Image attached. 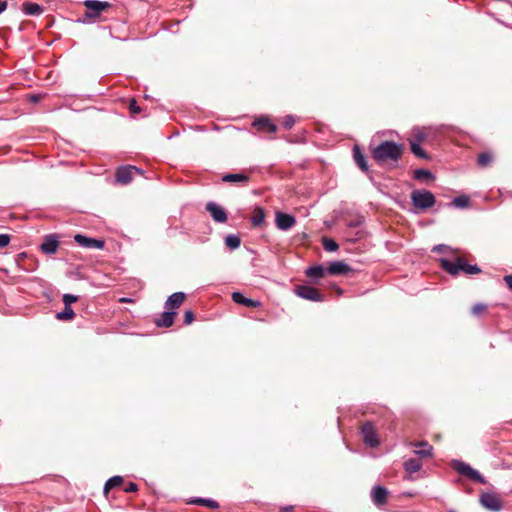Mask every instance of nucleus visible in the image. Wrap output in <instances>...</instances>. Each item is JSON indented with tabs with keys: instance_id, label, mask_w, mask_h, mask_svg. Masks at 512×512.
<instances>
[{
	"instance_id": "a878e982",
	"label": "nucleus",
	"mask_w": 512,
	"mask_h": 512,
	"mask_svg": "<svg viewBox=\"0 0 512 512\" xmlns=\"http://www.w3.org/2000/svg\"><path fill=\"white\" fill-rule=\"evenodd\" d=\"M460 271L464 272L465 274L472 275L480 273L481 269L477 265L466 263L465 259L460 257Z\"/></svg>"
},
{
	"instance_id": "f8f14e48",
	"label": "nucleus",
	"mask_w": 512,
	"mask_h": 512,
	"mask_svg": "<svg viewBox=\"0 0 512 512\" xmlns=\"http://www.w3.org/2000/svg\"><path fill=\"white\" fill-rule=\"evenodd\" d=\"M206 210L210 213L214 221L224 223L227 221L226 211L219 205L213 202H209L206 205Z\"/></svg>"
},
{
	"instance_id": "4468645a",
	"label": "nucleus",
	"mask_w": 512,
	"mask_h": 512,
	"mask_svg": "<svg viewBox=\"0 0 512 512\" xmlns=\"http://www.w3.org/2000/svg\"><path fill=\"white\" fill-rule=\"evenodd\" d=\"M186 295L183 292H176L170 295L165 302V308L173 311L174 309H178L182 303L185 301Z\"/></svg>"
},
{
	"instance_id": "79ce46f5",
	"label": "nucleus",
	"mask_w": 512,
	"mask_h": 512,
	"mask_svg": "<svg viewBox=\"0 0 512 512\" xmlns=\"http://www.w3.org/2000/svg\"><path fill=\"white\" fill-rule=\"evenodd\" d=\"M294 119L293 117L291 116H287L285 119H284V122H283V125L286 129H291L294 125Z\"/></svg>"
},
{
	"instance_id": "ea45409f",
	"label": "nucleus",
	"mask_w": 512,
	"mask_h": 512,
	"mask_svg": "<svg viewBox=\"0 0 512 512\" xmlns=\"http://www.w3.org/2000/svg\"><path fill=\"white\" fill-rule=\"evenodd\" d=\"M194 321V313L190 310L185 311L184 313V323L186 325L191 324Z\"/></svg>"
},
{
	"instance_id": "f3484780",
	"label": "nucleus",
	"mask_w": 512,
	"mask_h": 512,
	"mask_svg": "<svg viewBox=\"0 0 512 512\" xmlns=\"http://www.w3.org/2000/svg\"><path fill=\"white\" fill-rule=\"evenodd\" d=\"M253 126L256 127L259 131H265L268 133H275L277 131V126L268 118H259L255 120Z\"/></svg>"
},
{
	"instance_id": "a19ab883",
	"label": "nucleus",
	"mask_w": 512,
	"mask_h": 512,
	"mask_svg": "<svg viewBox=\"0 0 512 512\" xmlns=\"http://www.w3.org/2000/svg\"><path fill=\"white\" fill-rule=\"evenodd\" d=\"M129 109H130L131 113H133V114L139 113L141 111V108L138 106L135 99H132L130 101Z\"/></svg>"
},
{
	"instance_id": "4c0bfd02",
	"label": "nucleus",
	"mask_w": 512,
	"mask_h": 512,
	"mask_svg": "<svg viewBox=\"0 0 512 512\" xmlns=\"http://www.w3.org/2000/svg\"><path fill=\"white\" fill-rule=\"evenodd\" d=\"M62 300L65 306H71L72 303L78 300V297L72 294H64Z\"/></svg>"
},
{
	"instance_id": "6e6552de",
	"label": "nucleus",
	"mask_w": 512,
	"mask_h": 512,
	"mask_svg": "<svg viewBox=\"0 0 512 512\" xmlns=\"http://www.w3.org/2000/svg\"><path fill=\"white\" fill-rule=\"evenodd\" d=\"M361 433L366 444L370 445L371 447L379 445L377 433L372 422H365L362 424Z\"/></svg>"
},
{
	"instance_id": "72a5a7b5",
	"label": "nucleus",
	"mask_w": 512,
	"mask_h": 512,
	"mask_svg": "<svg viewBox=\"0 0 512 512\" xmlns=\"http://www.w3.org/2000/svg\"><path fill=\"white\" fill-rule=\"evenodd\" d=\"M471 312L474 316H481L487 312V305L483 303H477L471 308Z\"/></svg>"
},
{
	"instance_id": "2eb2a0df",
	"label": "nucleus",
	"mask_w": 512,
	"mask_h": 512,
	"mask_svg": "<svg viewBox=\"0 0 512 512\" xmlns=\"http://www.w3.org/2000/svg\"><path fill=\"white\" fill-rule=\"evenodd\" d=\"M440 266L443 270L455 276L460 272V257H456L454 261L440 259Z\"/></svg>"
},
{
	"instance_id": "a18cd8bd",
	"label": "nucleus",
	"mask_w": 512,
	"mask_h": 512,
	"mask_svg": "<svg viewBox=\"0 0 512 512\" xmlns=\"http://www.w3.org/2000/svg\"><path fill=\"white\" fill-rule=\"evenodd\" d=\"M504 281L509 287L510 290H512V275H507L504 277Z\"/></svg>"
},
{
	"instance_id": "2f4dec72",
	"label": "nucleus",
	"mask_w": 512,
	"mask_h": 512,
	"mask_svg": "<svg viewBox=\"0 0 512 512\" xmlns=\"http://www.w3.org/2000/svg\"><path fill=\"white\" fill-rule=\"evenodd\" d=\"M225 244L230 249H237L241 244V239L237 235H228L225 238Z\"/></svg>"
},
{
	"instance_id": "c85d7f7f",
	"label": "nucleus",
	"mask_w": 512,
	"mask_h": 512,
	"mask_svg": "<svg viewBox=\"0 0 512 512\" xmlns=\"http://www.w3.org/2000/svg\"><path fill=\"white\" fill-rule=\"evenodd\" d=\"M75 317V312L71 306H65L62 312L57 313L56 318L58 320L67 321L72 320Z\"/></svg>"
},
{
	"instance_id": "c756f323",
	"label": "nucleus",
	"mask_w": 512,
	"mask_h": 512,
	"mask_svg": "<svg viewBox=\"0 0 512 512\" xmlns=\"http://www.w3.org/2000/svg\"><path fill=\"white\" fill-rule=\"evenodd\" d=\"M410 147H411L412 153L415 156L422 158V159L428 158L427 153L420 147L419 143H417L416 141L410 140Z\"/></svg>"
},
{
	"instance_id": "473e14b6",
	"label": "nucleus",
	"mask_w": 512,
	"mask_h": 512,
	"mask_svg": "<svg viewBox=\"0 0 512 512\" xmlns=\"http://www.w3.org/2000/svg\"><path fill=\"white\" fill-rule=\"evenodd\" d=\"M322 245H323L324 249L329 252L337 251L339 248L338 244L333 239L328 238V237H323Z\"/></svg>"
},
{
	"instance_id": "412c9836",
	"label": "nucleus",
	"mask_w": 512,
	"mask_h": 512,
	"mask_svg": "<svg viewBox=\"0 0 512 512\" xmlns=\"http://www.w3.org/2000/svg\"><path fill=\"white\" fill-rule=\"evenodd\" d=\"M494 161V155L490 151L482 152L477 157V165L481 168L490 166Z\"/></svg>"
},
{
	"instance_id": "3c124183",
	"label": "nucleus",
	"mask_w": 512,
	"mask_h": 512,
	"mask_svg": "<svg viewBox=\"0 0 512 512\" xmlns=\"http://www.w3.org/2000/svg\"><path fill=\"white\" fill-rule=\"evenodd\" d=\"M434 251L443 252V246H437L434 248Z\"/></svg>"
},
{
	"instance_id": "c9c22d12",
	"label": "nucleus",
	"mask_w": 512,
	"mask_h": 512,
	"mask_svg": "<svg viewBox=\"0 0 512 512\" xmlns=\"http://www.w3.org/2000/svg\"><path fill=\"white\" fill-rule=\"evenodd\" d=\"M453 204L459 208H466L469 205V198L467 196H458L454 198Z\"/></svg>"
},
{
	"instance_id": "423d86ee",
	"label": "nucleus",
	"mask_w": 512,
	"mask_h": 512,
	"mask_svg": "<svg viewBox=\"0 0 512 512\" xmlns=\"http://www.w3.org/2000/svg\"><path fill=\"white\" fill-rule=\"evenodd\" d=\"M295 294L309 301L322 302L325 299L324 295L317 288L308 285L296 286Z\"/></svg>"
},
{
	"instance_id": "37998d69",
	"label": "nucleus",
	"mask_w": 512,
	"mask_h": 512,
	"mask_svg": "<svg viewBox=\"0 0 512 512\" xmlns=\"http://www.w3.org/2000/svg\"><path fill=\"white\" fill-rule=\"evenodd\" d=\"M137 490H138V486L134 482H130L128 484V486L124 489V491L127 492V493L136 492Z\"/></svg>"
},
{
	"instance_id": "393cba45",
	"label": "nucleus",
	"mask_w": 512,
	"mask_h": 512,
	"mask_svg": "<svg viewBox=\"0 0 512 512\" xmlns=\"http://www.w3.org/2000/svg\"><path fill=\"white\" fill-rule=\"evenodd\" d=\"M265 220V212L261 207H255L251 218L252 224L255 227L261 226Z\"/></svg>"
},
{
	"instance_id": "f257e3e1",
	"label": "nucleus",
	"mask_w": 512,
	"mask_h": 512,
	"mask_svg": "<svg viewBox=\"0 0 512 512\" xmlns=\"http://www.w3.org/2000/svg\"><path fill=\"white\" fill-rule=\"evenodd\" d=\"M404 152V147L393 141H383L372 149V158L379 164L397 162Z\"/></svg>"
},
{
	"instance_id": "b1692460",
	"label": "nucleus",
	"mask_w": 512,
	"mask_h": 512,
	"mask_svg": "<svg viewBox=\"0 0 512 512\" xmlns=\"http://www.w3.org/2000/svg\"><path fill=\"white\" fill-rule=\"evenodd\" d=\"M222 180L224 182L230 183H243L246 184L249 181V176L239 173V174H226L223 176Z\"/></svg>"
},
{
	"instance_id": "49530a36",
	"label": "nucleus",
	"mask_w": 512,
	"mask_h": 512,
	"mask_svg": "<svg viewBox=\"0 0 512 512\" xmlns=\"http://www.w3.org/2000/svg\"><path fill=\"white\" fill-rule=\"evenodd\" d=\"M7 7H8V2L0 0V14L2 12H4L7 9Z\"/></svg>"
},
{
	"instance_id": "9b49d317",
	"label": "nucleus",
	"mask_w": 512,
	"mask_h": 512,
	"mask_svg": "<svg viewBox=\"0 0 512 512\" xmlns=\"http://www.w3.org/2000/svg\"><path fill=\"white\" fill-rule=\"evenodd\" d=\"M59 247V240L56 235L50 234L44 237L40 249L45 254H54Z\"/></svg>"
},
{
	"instance_id": "603ef678",
	"label": "nucleus",
	"mask_w": 512,
	"mask_h": 512,
	"mask_svg": "<svg viewBox=\"0 0 512 512\" xmlns=\"http://www.w3.org/2000/svg\"><path fill=\"white\" fill-rule=\"evenodd\" d=\"M31 100H32V101H38V97H37L36 95H33V96L31 97Z\"/></svg>"
},
{
	"instance_id": "0eeeda50",
	"label": "nucleus",
	"mask_w": 512,
	"mask_h": 512,
	"mask_svg": "<svg viewBox=\"0 0 512 512\" xmlns=\"http://www.w3.org/2000/svg\"><path fill=\"white\" fill-rule=\"evenodd\" d=\"M480 503L483 507L492 511H499L502 508V500L496 493H481Z\"/></svg>"
},
{
	"instance_id": "5701e85b",
	"label": "nucleus",
	"mask_w": 512,
	"mask_h": 512,
	"mask_svg": "<svg viewBox=\"0 0 512 512\" xmlns=\"http://www.w3.org/2000/svg\"><path fill=\"white\" fill-rule=\"evenodd\" d=\"M422 468V462L418 458H411L404 462V469L408 473L418 472Z\"/></svg>"
},
{
	"instance_id": "8fccbe9b",
	"label": "nucleus",
	"mask_w": 512,
	"mask_h": 512,
	"mask_svg": "<svg viewBox=\"0 0 512 512\" xmlns=\"http://www.w3.org/2000/svg\"><path fill=\"white\" fill-rule=\"evenodd\" d=\"M119 301L122 302V303H128V302H132V299H130V298H121Z\"/></svg>"
},
{
	"instance_id": "1a4fd4ad",
	"label": "nucleus",
	"mask_w": 512,
	"mask_h": 512,
	"mask_svg": "<svg viewBox=\"0 0 512 512\" xmlns=\"http://www.w3.org/2000/svg\"><path fill=\"white\" fill-rule=\"evenodd\" d=\"M74 240L77 244L85 248L103 249L105 246L104 240L90 238L82 234H76Z\"/></svg>"
},
{
	"instance_id": "6ab92c4d",
	"label": "nucleus",
	"mask_w": 512,
	"mask_h": 512,
	"mask_svg": "<svg viewBox=\"0 0 512 512\" xmlns=\"http://www.w3.org/2000/svg\"><path fill=\"white\" fill-rule=\"evenodd\" d=\"M232 300L235 303H237V304H241V305H244V306H247V307H254V308H256V307H259L261 305V303L259 301L246 298L240 292H233L232 293Z\"/></svg>"
},
{
	"instance_id": "f03ea898",
	"label": "nucleus",
	"mask_w": 512,
	"mask_h": 512,
	"mask_svg": "<svg viewBox=\"0 0 512 512\" xmlns=\"http://www.w3.org/2000/svg\"><path fill=\"white\" fill-rule=\"evenodd\" d=\"M410 197L413 206L419 210L429 209L436 202L435 196L428 190H413Z\"/></svg>"
},
{
	"instance_id": "4be33fe9",
	"label": "nucleus",
	"mask_w": 512,
	"mask_h": 512,
	"mask_svg": "<svg viewBox=\"0 0 512 512\" xmlns=\"http://www.w3.org/2000/svg\"><path fill=\"white\" fill-rule=\"evenodd\" d=\"M22 11L27 15H40L43 12L41 6L37 3L25 2L22 4Z\"/></svg>"
},
{
	"instance_id": "09e8293b",
	"label": "nucleus",
	"mask_w": 512,
	"mask_h": 512,
	"mask_svg": "<svg viewBox=\"0 0 512 512\" xmlns=\"http://www.w3.org/2000/svg\"><path fill=\"white\" fill-rule=\"evenodd\" d=\"M423 138H424V136L421 133H418L415 135V139H413V140L416 141L417 143H419L423 140Z\"/></svg>"
},
{
	"instance_id": "bb28decb",
	"label": "nucleus",
	"mask_w": 512,
	"mask_h": 512,
	"mask_svg": "<svg viewBox=\"0 0 512 512\" xmlns=\"http://www.w3.org/2000/svg\"><path fill=\"white\" fill-rule=\"evenodd\" d=\"M123 478L121 476H113L104 485V494L107 496L111 489L121 486Z\"/></svg>"
},
{
	"instance_id": "7ed1b4c3",
	"label": "nucleus",
	"mask_w": 512,
	"mask_h": 512,
	"mask_svg": "<svg viewBox=\"0 0 512 512\" xmlns=\"http://www.w3.org/2000/svg\"><path fill=\"white\" fill-rule=\"evenodd\" d=\"M451 466L460 475L468 477L469 479L480 484L487 483L486 479L477 470L473 469L469 464L463 461L454 460L452 461Z\"/></svg>"
},
{
	"instance_id": "e433bc0d",
	"label": "nucleus",
	"mask_w": 512,
	"mask_h": 512,
	"mask_svg": "<svg viewBox=\"0 0 512 512\" xmlns=\"http://www.w3.org/2000/svg\"><path fill=\"white\" fill-rule=\"evenodd\" d=\"M432 450H433V447L432 446H428V448H423V449H420V450H415L414 453L416 455H418L419 457L428 458V457L432 456Z\"/></svg>"
},
{
	"instance_id": "f704fd0d",
	"label": "nucleus",
	"mask_w": 512,
	"mask_h": 512,
	"mask_svg": "<svg viewBox=\"0 0 512 512\" xmlns=\"http://www.w3.org/2000/svg\"><path fill=\"white\" fill-rule=\"evenodd\" d=\"M414 178L417 180L430 179V178H432V174L428 170L417 169L414 172Z\"/></svg>"
},
{
	"instance_id": "c03bdc74",
	"label": "nucleus",
	"mask_w": 512,
	"mask_h": 512,
	"mask_svg": "<svg viewBox=\"0 0 512 512\" xmlns=\"http://www.w3.org/2000/svg\"><path fill=\"white\" fill-rule=\"evenodd\" d=\"M413 446H416V447H422V448H428L429 443L426 442V441H421V442H416V443H411Z\"/></svg>"
},
{
	"instance_id": "cd10ccee",
	"label": "nucleus",
	"mask_w": 512,
	"mask_h": 512,
	"mask_svg": "<svg viewBox=\"0 0 512 512\" xmlns=\"http://www.w3.org/2000/svg\"><path fill=\"white\" fill-rule=\"evenodd\" d=\"M325 275V269L323 266H312L306 270V276L309 278H322Z\"/></svg>"
},
{
	"instance_id": "7c9ffc66",
	"label": "nucleus",
	"mask_w": 512,
	"mask_h": 512,
	"mask_svg": "<svg viewBox=\"0 0 512 512\" xmlns=\"http://www.w3.org/2000/svg\"><path fill=\"white\" fill-rule=\"evenodd\" d=\"M191 503L201 505V506H206V507H209L212 509L219 508L218 502L211 500V499L197 498V499L192 500Z\"/></svg>"
},
{
	"instance_id": "39448f33",
	"label": "nucleus",
	"mask_w": 512,
	"mask_h": 512,
	"mask_svg": "<svg viewBox=\"0 0 512 512\" xmlns=\"http://www.w3.org/2000/svg\"><path fill=\"white\" fill-rule=\"evenodd\" d=\"M83 5L87 8L85 13L87 18H97L102 12L112 7L111 3L98 0H85Z\"/></svg>"
},
{
	"instance_id": "20e7f679",
	"label": "nucleus",
	"mask_w": 512,
	"mask_h": 512,
	"mask_svg": "<svg viewBox=\"0 0 512 512\" xmlns=\"http://www.w3.org/2000/svg\"><path fill=\"white\" fill-rule=\"evenodd\" d=\"M141 170L132 165L118 167L115 172V179L118 184L127 185L131 183L136 175H140Z\"/></svg>"
},
{
	"instance_id": "ddd939ff",
	"label": "nucleus",
	"mask_w": 512,
	"mask_h": 512,
	"mask_svg": "<svg viewBox=\"0 0 512 512\" xmlns=\"http://www.w3.org/2000/svg\"><path fill=\"white\" fill-rule=\"evenodd\" d=\"M388 490L383 486H375L371 492V498L376 506H382L387 503Z\"/></svg>"
},
{
	"instance_id": "58836bf2",
	"label": "nucleus",
	"mask_w": 512,
	"mask_h": 512,
	"mask_svg": "<svg viewBox=\"0 0 512 512\" xmlns=\"http://www.w3.org/2000/svg\"><path fill=\"white\" fill-rule=\"evenodd\" d=\"M11 237L8 234H0V248L6 247L10 243Z\"/></svg>"
},
{
	"instance_id": "de8ad7c7",
	"label": "nucleus",
	"mask_w": 512,
	"mask_h": 512,
	"mask_svg": "<svg viewBox=\"0 0 512 512\" xmlns=\"http://www.w3.org/2000/svg\"><path fill=\"white\" fill-rule=\"evenodd\" d=\"M293 509H294V507H293V506L282 507V508L280 509V512H292V511H293Z\"/></svg>"
},
{
	"instance_id": "a211bd4d",
	"label": "nucleus",
	"mask_w": 512,
	"mask_h": 512,
	"mask_svg": "<svg viewBox=\"0 0 512 512\" xmlns=\"http://www.w3.org/2000/svg\"><path fill=\"white\" fill-rule=\"evenodd\" d=\"M176 312L168 310L161 314V317L159 319L155 320V324L158 327H171L174 323Z\"/></svg>"
},
{
	"instance_id": "aec40b11",
	"label": "nucleus",
	"mask_w": 512,
	"mask_h": 512,
	"mask_svg": "<svg viewBox=\"0 0 512 512\" xmlns=\"http://www.w3.org/2000/svg\"><path fill=\"white\" fill-rule=\"evenodd\" d=\"M353 158H354L357 166L362 171L366 172L368 170V165H367V161H366L365 155L362 153L360 147L357 146V145H355L354 148H353Z\"/></svg>"
},
{
	"instance_id": "dca6fc26",
	"label": "nucleus",
	"mask_w": 512,
	"mask_h": 512,
	"mask_svg": "<svg viewBox=\"0 0 512 512\" xmlns=\"http://www.w3.org/2000/svg\"><path fill=\"white\" fill-rule=\"evenodd\" d=\"M351 270V267L343 261L332 262L327 268V272L331 275H345Z\"/></svg>"
},
{
	"instance_id": "9d476101",
	"label": "nucleus",
	"mask_w": 512,
	"mask_h": 512,
	"mask_svg": "<svg viewBox=\"0 0 512 512\" xmlns=\"http://www.w3.org/2000/svg\"><path fill=\"white\" fill-rule=\"evenodd\" d=\"M275 222L278 229L285 231L292 228L295 225L296 219L294 216L290 214L277 212Z\"/></svg>"
}]
</instances>
